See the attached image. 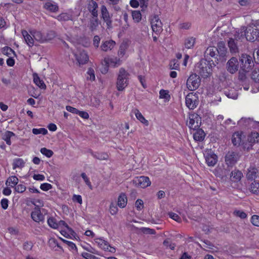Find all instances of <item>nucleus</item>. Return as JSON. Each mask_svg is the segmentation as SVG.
<instances>
[{
  "label": "nucleus",
  "instance_id": "60",
  "mask_svg": "<svg viewBox=\"0 0 259 259\" xmlns=\"http://www.w3.org/2000/svg\"><path fill=\"white\" fill-rule=\"evenodd\" d=\"M233 213L235 215L241 219H245L247 217V214L244 211L241 210H235Z\"/></svg>",
  "mask_w": 259,
  "mask_h": 259
},
{
  "label": "nucleus",
  "instance_id": "26",
  "mask_svg": "<svg viewBox=\"0 0 259 259\" xmlns=\"http://www.w3.org/2000/svg\"><path fill=\"white\" fill-rule=\"evenodd\" d=\"M44 7L51 12H57L59 10L58 5L54 2H46Z\"/></svg>",
  "mask_w": 259,
  "mask_h": 259
},
{
  "label": "nucleus",
  "instance_id": "5",
  "mask_svg": "<svg viewBox=\"0 0 259 259\" xmlns=\"http://www.w3.org/2000/svg\"><path fill=\"white\" fill-rule=\"evenodd\" d=\"M200 79L196 74H191L187 80V87L190 91L196 90L200 85Z\"/></svg>",
  "mask_w": 259,
  "mask_h": 259
},
{
  "label": "nucleus",
  "instance_id": "8",
  "mask_svg": "<svg viewBox=\"0 0 259 259\" xmlns=\"http://www.w3.org/2000/svg\"><path fill=\"white\" fill-rule=\"evenodd\" d=\"M151 25L153 31L156 35L160 34L162 31V23L158 16L155 15L152 17L151 19Z\"/></svg>",
  "mask_w": 259,
  "mask_h": 259
},
{
  "label": "nucleus",
  "instance_id": "32",
  "mask_svg": "<svg viewBox=\"0 0 259 259\" xmlns=\"http://www.w3.org/2000/svg\"><path fill=\"white\" fill-rule=\"evenodd\" d=\"M33 81L36 85L42 89H45L46 88V85L44 81L40 79L39 77L36 73H34L33 74Z\"/></svg>",
  "mask_w": 259,
  "mask_h": 259
},
{
  "label": "nucleus",
  "instance_id": "9",
  "mask_svg": "<svg viewBox=\"0 0 259 259\" xmlns=\"http://www.w3.org/2000/svg\"><path fill=\"white\" fill-rule=\"evenodd\" d=\"M201 117L196 113H193L189 116V121L187 125L190 129L196 130L198 129L200 125Z\"/></svg>",
  "mask_w": 259,
  "mask_h": 259
},
{
  "label": "nucleus",
  "instance_id": "11",
  "mask_svg": "<svg viewBox=\"0 0 259 259\" xmlns=\"http://www.w3.org/2000/svg\"><path fill=\"white\" fill-rule=\"evenodd\" d=\"M104 62L107 65L103 70L102 71V73H106L108 70V66L110 65L113 67H116L121 64V61L119 58L113 57L104 59Z\"/></svg>",
  "mask_w": 259,
  "mask_h": 259
},
{
  "label": "nucleus",
  "instance_id": "28",
  "mask_svg": "<svg viewBox=\"0 0 259 259\" xmlns=\"http://www.w3.org/2000/svg\"><path fill=\"white\" fill-rule=\"evenodd\" d=\"M234 36L236 39H241L244 37L246 38V27L245 26L242 27L236 31Z\"/></svg>",
  "mask_w": 259,
  "mask_h": 259
},
{
  "label": "nucleus",
  "instance_id": "58",
  "mask_svg": "<svg viewBox=\"0 0 259 259\" xmlns=\"http://www.w3.org/2000/svg\"><path fill=\"white\" fill-rule=\"evenodd\" d=\"M26 187L23 184H19L15 187V190L18 193H23L26 190Z\"/></svg>",
  "mask_w": 259,
  "mask_h": 259
},
{
  "label": "nucleus",
  "instance_id": "6",
  "mask_svg": "<svg viewBox=\"0 0 259 259\" xmlns=\"http://www.w3.org/2000/svg\"><path fill=\"white\" fill-rule=\"evenodd\" d=\"M185 102L187 107L189 109L193 110L198 105V97L196 94L189 93L186 97Z\"/></svg>",
  "mask_w": 259,
  "mask_h": 259
},
{
  "label": "nucleus",
  "instance_id": "12",
  "mask_svg": "<svg viewBox=\"0 0 259 259\" xmlns=\"http://www.w3.org/2000/svg\"><path fill=\"white\" fill-rule=\"evenodd\" d=\"M73 54L77 63L79 65L85 64L88 62L89 56L84 50H77Z\"/></svg>",
  "mask_w": 259,
  "mask_h": 259
},
{
  "label": "nucleus",
  "instance_id": "62",
  "mask_svg": "<svg viewBox=\"0 0 259 259\" xmlns=\"http://www.w3.org/2000/svg\"><path fill=\"white\" fill-rule=\"evenodd\" d=\"M251 221L254 226L259 227V215H253L251 217Z\"/></svg>",
  "mask_w": 259,
  "mask_h": 259
},
{
  "label": "nucleus",
  "instance_id": "49",
  "mask_svg": "<svg viewBox=\"0 0 259 259\" xmlns=\"http://www.w3.org/2000/svg\"><path fill=\"white\" fill-rule=\"evenodd\" d=\"M32 133L34 135L42 134L45 135L48 133V131L45 128H33Z\"/></svg>",
  "mask_w": 259,
  "mask_h": 259
},
{
  "label": "nucleus",
  "instance_id": "1",
  "mask_svg": "<svg viewBox=\"0 0 259 259\" xmlns=\"http://www.w3.org/2000/svg\"><path fill=\"white\" fill-rule=\"evenodd\" d=\"M129 73L123 68L119 70L116 81V88L118 91H123L128 84Z\"/></svg>",
  "mask_w": 259,
  "mask_h": 259
},
{
  "label": "nucleus",
  "instance_id": "50",
  "mask_svg": "<svg viewBox=\"0 0 259 259\" xmlns=\"http://www.w3.org/2000/svg\"><path fill=\"white\" fill-rule=\"evenodd\" d=\"M40 152L47 157H51L53 155L54 153L53 151L50 149H48L46 148H42L40 149Z\"/></svg>",
  "mask_w": 259,
  "mask_h": 259
},
{
  "label": "nucleus",
  "instance_id": "34",
  "mask_svg": "<svg viewBox=\"0 0 259 259\" xmlns=\"http://www.w3.org/2000/svg\"><path fill=\"white\" fill-rule=\"evenodd\" d=\"M127 204V198L126 195L122 193L121 194L118 198L117 204L118 206L121 208L124 207Z\"/></svg>",
  "mask_w": 259,
  "mask_h": 259
},
{
  "label": "nucleus",
  "instance_id": "29",
  "mask_svg": "<svg viewBox=\"0 0 259 259\" xmlns=\"http://www.w3.org/2000/svg\"><path fill=\"white\" fill-rule=\"evenodd\" d=\"M133 112L135 114L136 118L140 121L142 123L146 125H148V121L146 120L145 117L143 116L142 113L137 109H135L133 110Z\"/></svg>",
  "mask_w": 259,
  "mask_h": 259
},
{
  "label": "nucleus",
  "instance_id": "55",
  "mask_svg": "<svg viewBox=\"0 0 259 259\" xmlns=\"http://www.w3.org/2000/svg\"><path fill=\"white\" fill-rule=\"evenodd\" d=\"M81 176L82 178L83 179V180L85 182V184L89 186L90 189L91 190H92V188H92V186L91 183L89 179L87 177V175L84 172H82L81 174Z\"/></svg>",
  "mask_w": 259,
  "mask_h": 259
},
{
  "label": "nucleus",
  "instance_id": "54",
  "mask_svg": "<svg viewBox=\"0 0 259 259\" xmlns=\"http://www.w3.org/2000/svg\"><path fill=\"white\" fill-rule=\"evenodd\" d=\"M169 67L171 69H178L179 68V64L178 62V60L174 59L171 61L169 63Z\"/></svg>",
  "mask_w": 259,
  "mask_h": 259
},
{
  "label": "nucleus",
  "instance_id": "53",
  "mask_svg": "<svg viewBox=\"0 0 259 259\" xmlns=\"http://www.w3.org/2000/svg\"><path fill=\"white\" fill-rule=\"evenodd\" d=\"M3 53L8 56L11 55L12 54L15 55L14 50L9 47H5L3 48Z\"/></svg>",
  "mask_w": 259,
  "mask_h": 259
},
{
  "label": "nucleus",
  "instance_id": "41",
  "mask_svg": "<svg viewBox=\"0 0 259 259\" xmlns=\"http://www.w3.org/2000/svg\"><path fill=\"white\" fill-rule=\"evenodd\" d=\"M25 162L21 158H16L13 162V168H21L24 166Z\"/></svg>",
  "mask_w": 259,
  "mask_h": 259
},
{
  "label": "nucleus",
  "instance_id": "47",
  "mask_svg": "<svg viewBox=\"0 0 259 259\" xmlns=\"http://www.w3.org/2000/svg\"><path fill=\"white\" fill-rule=\"evenodd\" d=\"M58 223L57 220L53 218H50L48 220L49 226L53 229H58Z\"/></svg>",
  "mask_w": 259,
  "mask_h": 259
},
{
  "label": "nucleus",
  "instance_id": "2",
  "mask_svg": "<svg viewBox=\"0 0 259 259\" xmlns=\"http://www.w3.org/2000/svg\"><path fill=\"white\" fill-rule=\"evenodd\" d=\"M196 71L203 77H208L211 73V64L206 60L202 59L195 67Z\"/></svg>",
  "mask_w": 259,
  "mask_h": 259
},
{
  "label": "nucleus",
  "instance_id": "15",
  "mask_svg": "<svg viewBox=\"0 0 259 259\" xmlns=\"http://www.w3.org/2000/svg\"><path fill=\"white\" fill-rule=\"evenodd\" d=\"M205 161L209 166H213L218 161V156L211 150H208L205 154Z\"/></svg>",
  "mask_w": 259,
  "mask_h": 259
},
{
  "label": "nucleus",
  "instance_id": "4",
  "mask_svg": "<svg viewBox=\"0 0 259 259\" xmlns=\"http://www.w3.org/2000/svg\"><path fill=\"white\" fill-rule=\"evenodd\" d=\"M240 62L241 68L244 72H248L251 67L254 65L252 57L246 54H243L241 56Z\"/></svg>",
  "mask_w": 259,
  "mask_h": 259
},
{
  "label": "nucleus",
  "instance_id": "18",
  "mask_svg": "<svg viewBox=\"0 0 259 259\" xmlns=\"http://www.w3.org/2000/svg\"><path fill=\"white\" fill-rule=\"evenodd\" d=\"M238 69V62L235 57L231 58L227 62V69L231 73H235Z\"/></svg>",
  "mask_w": 259,
  "mask_h": 259
},
{
  "label": "nucleus",
  "instance_id": "17",
  "mask_svg": "<svg viewBox=\"0 0 259 259\" xmlns=\"http://www.w3.org/2000/svg\"><path fill=\"white\" fill-rule=\"evenodd\" d=\"M31 219L36 223H43L45 220V215L41 213L39 208L35 207L31 213Z\"/></svg>",
  "mask_w": 259,
  "mask_h": 259
},
{
  "label": "nucleus",
  "instance_id": "3",
  "mask_svg": "<svg viewBox=\"0 0 259 259\" xmlns=\"http://www.w3.org/2000/svg\"><path fill=\"white\" fill-rule=\"evenodd\" d=\"M29 33L32 35L34 39L40 43L44 42L48 40H51L55 36V33L53 31L50 32L47 37L40 31L36 30H30Z\"/></svg>",
  "mask_w": 259,
  "mask_h": 259
},
{
  "label": "nucleus",
  "instance_id": "56",
  "mask_svg": "<svg viewBox=\"0 0 259 259\" xmlns=\"http://www.w3.org/2000/svg\"><path fill=\"white\" fill-rule=\"evenodd\" d=\"M251 78L255 82H259V69L254 70L251 74Z\"/></svg>",
  "mask_w": 259,
  "mask_h": 259
},
{
  "label": "nucleus",
  "instance_id": "16",
  "mask_svg": "<svg viewBox=\"0 0 259 259\" xmlns=\"http://www.w3.org/2000/svg\"><path fill=\"white\" fill-rule=\"evenodd\" d=\"M238 155L233 151L228 152L225 156V162L228 167H232L237 161Z\"/></svg>",
  "mask_w": 259,
  "mask_h": 259
},
{
  "label": "nucleus",
  "instance_id": "61",
  "mask_svg": "<svg viewBox=\"0 0 259 259\" xmlns=\"http://www.w3.org/2000/svg\"><path fill=\"white\" fill-rule=\"evenodd\" d=\"M135 206L137 210H141L144 207L143 201L141 199H138L135 202Z\"/></svg>",
  "mask_w": 259,
  "mask_h": 259
},
{
  "label": "nucleus",
  "instance_id": "46",
  "mask_svg": "<svg viewBox=\"0 0 259 259\" xmlns=\"http://www.w3.org/2000/svg\"><path fill=\"white\" fill-rule=\"evenodd\" d=\"M217 49L215 47H209L208 48L206 51L205 54L206 55H209L212 57H214L215 55H217Z\"/></svg>",
  "mask_w": 259,
  "mask_h": 259
},
{
  "label": "nucleus",
  "instance_id": "39",
  "mask_svg": "<svg viewBox=\"0 0 259 259\" xmlns=\"http://www.w3.org/2000/svg\"><path fill=\"white\" fill-rule=\"evenodd\" d=\"M14 136L15 134L12 132L6 131L3 136V139L8 145H10L11 144V138Z\"/></svg>",
  "mask_w": 259,
  "mask_h": 259
},
{
  "label": "nucleus",
  "instance_id": "21",
  "mask_svg": "<svg viewBox=\"0 0 259 259\" xmlns=\"http://www.w3.org/2000/svg\"><path fill=\"white\" fill-rule=\"evenodd\" d=\"M258 170L254 167H249L247 170L246 178L247 180H253L257 178Z\"/></svg>",
  "mask_w": 259,
  "mask_h": 259
},
{
  "label": "nucleus",
  "instance_id": "44",
  "mask_svg": "<svg viewBox=\"0 0 259 259\" xmlns=\"http://www.w3.org/2000/svg\"><path fill=\"white\" fill-rule=\"evenodd\" d=\"M159 98L161 99H164L165 101H169L170 96L168 91L161 90L159 92Z\"/></svg>",
  "mask_w": 259,
  "mask_h": 259
},
{
  "label": "nucleus",
  "instance_id": "36",
  "mask_svg": "<svg viewBox=\"0 0 259 259\" xmlns=\"http://www.w3.org/2000/svg\"><path fill=\"white\" fill-rule=\"evenodd\" d=\"M249 190L252 193L259 195V181H254L250 184Z\"/></svg>",
  "mask_w": 259,
  "mask_h": 259
},
{
  "label": "nucleus",
  "instance_id": "13",
  "mask_svg": "<svg viewBox=\"0 0 259 259\" xmlns=\"http://www.w3.org/2000/svg\"><path fill=\"white\" fill-rule=\"evenodd\" d=\"M246 40L250 41L259 40V30L251 27L246 28Z\"/></svg>",
  "mask_w": 259,
  "mask_h": 259
},
{
  "label": "nucleus",
  "instance_id": "23",
  "mask_svg": "<svg viewBox=\"0 0 259 259\" xmlns=\"http://www.w3.org/2000/svg\"><path fill=\"white\" fill-rule=\"evenodd\" d=\"M115 42L112 40L103 41L100 47L101 49L104 52L111 50L115 46Z\"/></svg>",
  "mask_w": 259,
  "mask_h": 259
},
{
  "label": "nucleus",
  "instance_id": "35",
  "mask_svg": "<svg viewBox=\"0 0 259 259\" xmlns=\"http://www.w3.org/2000/svg\"><path fill=\"white\" fill-rule=\"evenodd\" d=\"M228 44L231 53L235 54L238 52V48L237 44L235 42L233 38H230Z\"/></svg>",
  "mask_w": 259,
  "mask_h": 259
},
{
  "label": "nucleus",
  "instance_id": "19",
  "mask_svg": "<svg viewBox=\"0 0 259 259\" xmlns=\"http://www.w3.org/2000/svg\"><path fill=\"white\" fill-rule=\"evenodd\" d=\"M98 4L94 0H91L88 4V11L91 13L92 16H98Z\"/></svg>",
  "mask_w": 259,
  "mask_h": 259
},
{
  "label": "nucleus",
  "instance_id": "63",
  "mask_svg": "<svg viewBox=\"0 0 259 259\" xmlns=\"http://www.w3.org/2000/svg\"><path fill=\"white\" fill-rule=\"evenodd\" d=\"M60 239L63 242L67 244L68 245V246L70 248V249L77 250L76 246L75 245V244L74 243L69 241H67V240L62 239L61 238H60Z\"/></svg>",
  "mask_w": 259,
  "mask_h": 259
},
{
  "label": "nucleus",
  "instance_id": "37",
  "mask_svg": "<svg viewBox=\"0 0 259 259\" xmlns=\"http://www.w3.org/2000/svg\"><path fill=\"white\" fill-rule=\"evenodd\" d=\"M19 180L16 176L10 177L6 181V185L11 187H15L18 183Z\"/></svg>",
  "mask_w": 259,
  "mask_h": 259
},
{
  "label": "nucleus",
  "instance_id": "31",
  "mask_svg": "<svg viewBox=\"0 0 259 259\" xmlns=\"http://www.w3.org/2000/svg\"><path fill=\"white\" fill-rule=\"evenodd\" d=\"M205 134L202 129H198L194 134L193 138L195 141H202L204 140Z\"/></svg>",
  "mask_w": 259,
  "mask_h": 259
},
{
  "label": "nucleus",
  "instance_id": "43",
  "mask_svg": "<svg viewBox=\"0 0 259 259\" xmlns=\"http://www.w3.org/2000/svg\"><path fill=\"white\" fill-rule=\"evenodd\" d=\"M195 40L193 37L186 38L185 41V47L188 49L192 48L195 44Z\"/></svg>",
  "mask_w": 259,
  "mask_h": 259
},
{
  "label": "nucleus",
  "instance_id": "27",
  "mask_svg": "<svg viewBox=\"0 0 259 259\" xmlns=\"http://www.w3.org/2000/svg\"><path fill=\"white\" fill-rule=\"evenodd\" d=\"M243 176L241 171L238 169H235L230 174V179L232 181L237 182L239 181Z\"/></svg>",
  "mask_w": 259,
  "mask_h": 259
},
{
  "label": "nucleus",
  "instance_id": "10",
  "mask_svg": "<svg viewBox=\"0 0 259 259\" xmlns=\"http://www.w3.org/2000/svg\"><path fill=\"white\" fill-rule=\"evenodd\" d=\"M133 183L137 187L145 188L151 185V181L148 177L141 176L135 178L133 180Z\"/></svg>",
  "mask_w": 259,
  "mask_h": 259
},
{
  "label": "nucleus",
  "instance_id": "42",
  "mask_svg": "<svg viewBox=\"0 0 259 259\" xmlns=\"http://www.w3.org/2000/svg\"><path fill=\"white\" fill-rule=\"evenodd\" d=\"M240 125H243L245 126H251V125L255 124L254 121L250 118H242L238 122Z\"/></svg>",
  "mask_w": 259,
  "mask_h": 259
},
{
  "label": "nucleus",
  "instance_id": "59",
  "mask_svg": "<svg viewBox=\"0 0 259 259\" xmlns=\"http://www.w3.org/2000/svg\"><path fill=\"white\" fill-rule=\"evenodd\" d=\"M81 256L85 259H100L98 257L88 252H82Z\"/></svg>",
  "mask_w": 259,
  "mask_h": 259
},
{
  "label": "nucleus",
  "instance_id": "33",
  "mask_svg": "<svg viewBox=\"0 0 259 259\" xmlns=\"http://www.w3.org/2000/svg\"><path fill=\"white\" fill-rule=\"evenodd\" d=\"M217 53L222 57L226 55L227 53V49L225 47V43L221 41L218 44Z\"/></svg>",
  "mask_w": 259,
  "mask_h": 259
},
{
  "label": "nucleus",
  "instance_id": "48",
  "mask_svg": "<svg viewBox=\"0 0 259 259\" xmlns=\"http://www.w3.org/2000/svg\"><path fill=\"white\" fill-rule=\"evenodd\" d=\"M57 19L59 21H68L71 19V16L67 13H62L58 16Z\"/></svg>",
  "mask_w": 259,
  "mask_h": 259
},
{
  "label": "nucleus",
  "instance_id": "52",
  "mask_svg": "<svg viewBox=\"0 0 259 259\" xmlns=\"http://www.w3.org/2000/svg\"><path fill=\"white\" fill-rule=\"evenodd\" d=\"M126 46L125 45H121L118 51V56L119 58H122L125 54L126 51Z\"/></svg>",
  "mask_w": 259,
  "mask_h": 259
},
{
  "label": "nucleus",
  "instance_id": "64",
  "mask_svg": "<svg viewBox=\"0 0 259 259\" xmlns=\"http://www.w3.org/2000/svg\"><path fill=\"white\" fill-rule=\"evenodd\" d=\"M109 211L112 215L115 214L118 211V208L115 205L112 203L110 205Z\"/></svg>",
  "mask_w": 259,
  "mask_h": 259
},
{
  "label": "nucleus",
  "instance_id": "30",
  "mask_svg": "<svg viewBox=\"0 0 259 259\" xmlns=\"http://www.w3.org/2000/svg\"><path fill=\"white\" fill-rule=\"evenodd\" d=\"M90 152L94 158L100 160H107L109 157L108 155L106 153H94L92 150Z\"/></svg>",
  "mask_w": 259,
  "mask_h": 259
},
{
  "label": "nucleus",
  "instance_id": "45",
  "mask_svg": "<svg viewBox=\"0 0 259 259\" xmlns=\"http://www.w3.org/2000/svg\"><path fill=\"white\" fill-rule=\"evenodd\" d=\"M132 17L136 23L139 22L142 19V15L139 11H134L132 12Z\"/></svg>",
  "mask_w": 259,
  "mask_h": 259
},
{
  "label": "nucleus",
  "instance_id": "24",
  "mask_svg": "<svg viewBox=\"0 0 259 259\" xmlns=\"http://www.w3.org/2000/svg\"><path fill=\"white\" fill-rule=\"evenodd\" d=\"M95 242L101 249L105 251L108 250L110 244L107 241L102 238H96L95 239Z\"/></svg>",
  "mask_w": 259,
  "mask_h": 259
},
{
  "label": "nucleus",
  "instance_id": "25",
  "mask_svg": "<svg viewBox=\"0 0 259 259\" xmlns=\"http://www.w3.org/2000/svg\"><path fill=\"white\" fill-rule=\"evenodd\" d=\"M242 132H237L233 134L232 136V142L234 145H239L242 141Z\"/></svg>",
  "mask_w": 259,
  "mask_h": 259
},
{
  "label": "nucleus",
  "instance_id": "40",
  "mask_svg": "<svg viewBox=\"0 0 259 259\" xmlns=\"http://www.w3.org/2000/svg\"><path fill=\"white\" fill-rule=\"evenodd\" d=\"M58 228L65 227L67 231L70 233V234L73 235L74 234H75L74 231L72 230V228L69 227L68 225L65 223V221L61 220L58 223Z\"/></svg>",
  "mask_w": 259,
  "mask_h": 259
},
{
  "label": "nucleus",
  "instance_id": "7",
  "mask_svg": "<svg viewBox=\"0 0 259 259\" xmlns=\"http://www.w3.org/2000/svg\"><path fill=\"white\" fill-rule=\"evenodd\" d=\"M101 18L106 23L107 28L110 29L112 27V15L109 14L108 10L105 5H102L101 7Z\"/></svg>",
  "mask_w": 259,
  "mask_h": 259
},
{
  "label": "nucleus",
  "instance_id": "20",
  "mask_svg": "<svg viewBox=\"0 0 259 259\" xmlns=\"http://www.w3.org/2000/svg\"><path fill=\"white\" fill-rule=\"evenodd\" d=\"M98 16H92L90 19L88 27L91 32H94L97 29L99 26V20Z\"/></svg>",
  "mask_w": 259,
  "mask_h": 259
},
{
  "label": "nucleus",
  "instance_id": "38",
  "mask_svg": "<svg viewBox=\"0 0 259 259\" xmlns=\"http://www.w3.org/2000/svg\"><path fill=\"white\" fill-rule=\"evenodd\" d=\"M248 141L251 143H257L259 141V134L257 132H251L249 135Z\"/></svg>",
  "mask_w": 259,
  "mask_h": 259
},
{
  "label": "nucleus",
  "instance_id": "14",
  "mask_svg": "<svg viewBox=\"0 0 259 259\" xmlns=\"http://www.w3.org/2000/svg\"><path fill=\"white\" fill-rule=\"evenodd\" d=\"M230 171V167L227 166V168L224 166L217 167L214 171V175L221 178L222 180H226Z\"/></svg>",
  "mask_w": 259,
  "mask_h": 259
},
{
  "label": "nucleus",
  "instance_id": "22",
  "mask_svg": "<svg viewBox=\"0 0 259 259\" xmlns=\"http://www.w3.org/2000/svg\"><path fill=\"white\" fill-rule=\"evenodd\" d=\"M22 34L25 39L26 43L29 47L33 46L34 44V38L31 34L28 33L26 30H23Z\"/></svg>",
  "mask_w": 259,
  "mask_h": 259
},
{
  "label": "nucleus",
  "instance_id": "57",
  "mask_svg": "<svg viewBox=\"0 0 259 259\" xmlns=\"http://www.w3.org/2000/svg\"><path fill=\"white\" fill-rule=\"evenodd\" d=\"M140 230L142 232L146 234H155L156 233L154 229L149 228H142Z\"/></svg>",
  "mask_w": 259,
  "mask_h": 259
},
{
  "label": "nucleus",
  "instance_id": "51",
  "mask_svg": "<svg viewBox=\"0 0 259 259\" xmlns=\"http://www.w3.org/2000/svg\"><path fill=\"white\" fill-rule=\"evenodd\" d=\"M87 78L88 79H90L92 81L95 80V72L93 68H90L88 69V71L87 72Z\"/></svg>",
  "mask_w": 259,
  "mask_h": 259
}]
</instances>
